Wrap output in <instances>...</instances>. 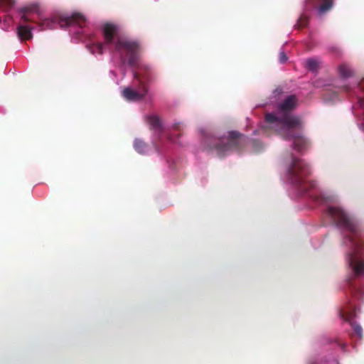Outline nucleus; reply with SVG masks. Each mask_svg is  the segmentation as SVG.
Wrapping results in <instances>:
<instances>
[{
  "label": "nucleus",
  "instance_id": "1",
  "mask_svg": "<svg viewBox=\"0 0 364 364\" xmlns=\"http://www.w3.org/2000/svg\"><path fill=\"white\" fill-rule=\"evenodd\" d=\"M315 200L326 203L328 215L348 234L344 237V243L348 247L347 262L355 276L364 277V242L360 239L358 224L337 205L333 196L321 193L319 196H315Z\"/></svg>",
  "mask_w": 364,
  "mask_h": 364
},
{
  "label": "nucleus",
  "instance_id": "2",
  "mask_svg": "<svg viewBox=\"0 0 364 364\" xmlns=\"http://www.w3.org/2000/svg\"><path fill=\"white\" fill-rule=\"evenodd\" d=\"M296 104L295 96L287 97L278 106L276 113L266 114L264 124L266 128L273 129L286 139L292 140L294 149L300 151L306 146L308 141L298 132L301 127L300 119L291 114Z\"/></svg>",
  "mask_w": 364,
  "mask_h": 364
},
{
  "label": "nucleus",
  "instance_id": "3",
  "mask_svg": "<svg viewBox=\"0 0 364 364\" xmlns=\"http://www.w3.org/2000/svg\"><path fill=\"white\" fill-rule=\"evenodd\" d=\"M102 31L105 43L112 51V60L124 75L127 66H133L138 62L139 46L122 34L116 25L105 23Z\"/></svg>",
  "mask_w": 364,
  "mask_h": 364
},
{
  "label": "nucleus",
  "instance_id": "4",
  "mask_svg": "<svg viewBox=\"0 0 364 364\" xmlns=\"http://www.w3.org/2000/svg\"><path fill=\"white\" fill-rule=\"evenodd\" d=\"M59 25L60 27H70V32H73L80 41L86 42V46L95 55L102 54L105 47L97 42L90 28L87 26V21L84 16L79 13H74L70 16L63 17L53 16L46 18L41 24V29H53Z\"/></svg>",
  "mask_w": 364,
  "mask_h": 364
},
{
  "label": "nucleus",
  "instance_id": "5",
  "mask_svg": "<svg viewBox=\"0 0 364 364\" xmlns=\"http://www.w3.org/2000/svg\"><path fill=\"white\" fill-rule=\"evenodd\" d=\"M310 173V168L304 161L291 156L287 170V181L294 186L300 195L306 191V177Z\"/></svg>",
  "mask_w": 364,
  "mask_h": 364
},
{
  "label": "nucleus",
  "instance_id": "6",
  "mask_svg": "<svg viewBox=\"0 0 364 364\" xmlns=\"http://www.w3.org/2000/svg\"><path fill=\"white\" fill-rule=\"evenodd\" d=\"M244 139L245 136L236 132H230L227 136L217 139H215L214 141H217L220 144L215 146L217 155L219 157L224 156L230 149L236 148Z\"/></svg>",
  "mask_w": 364,
  "mask_h": 364
},
{
  "label": "nucleus",
  "instance_id": "7",
  "mask_svg": "<svg viewBox=\"0 0 364 364\" xmlns=\"http://www.w3.org/2000/svg\"><path fill=\"white\" fill-rule=\"evenodd\" d=\"M134 78L139 85V90L127 87L122 92L124 98L129 102H135L141 100L147 92V76L139 73H134Z\"/></svg>",
  "mask_w": 364,
  "mask_h": 364
},
{
  "label": "nucleus",
  "instance_id": "8",
  "mask_svg": "<svg viewBox=\"0 0 364 364\" xmlns=\"http://www.w3.org/2000/svg\"><path fill=\"white\" fill-rule=\"evenodd\" d=\"M358 103L353 106V114L358 118L359 127L364 132V80L357 85Z\"/></svg>",
  "mask_w": 364,
  "mask_h": 364
},
{
  "label": "nucleus",
  "instance_id": "9",
  "mask_svg": "<svg viewBox=\"0 0 364 364\" xmlns=\"http://www.w3.org/2000/svg\"><path fill=\"white\" fill-rule=\"evenodd\" d=\"M340 316L344 321L350 322L354 333L358 336V338H362V327L359 324L351 322L353 318L356 316V309L355 306L353 304H348L341 311Z\"/></svg>",
  "mask_w": 364,
  "mask_h": 364
},
{
  "label": "nucleus",
  "instance_id": "10",
  "mask_svg": "<svg viewBox=\"0 0 364 364\" xmlns=\"http://www.w3.org/2000/svg\"><path fill=\"white\" fill-rule=\"evenodd\" d=\"M38 11L39 9L36 6L26 7L21 10V18L24 21H35L33 15L36 13L38 14Z\"/></svg>",
  "mask_w": 364,
  "mask_h": 364
},
{
  "label": "nucleus",
  "instance_id": "11",
  "mask_svg": "<svg viewBox=\"0 0 364 364\" xmlns=\"http://www.w3.org/2000/svg\"><path fill=\"white\" fill-rule=\"evenodd\" d=\"M146 120L149 124L151 129L154 132H159L161 129L162 124L159 117L154 114L147 115Z\"/></svg>",
  "mask_w": 364,
  "mask_h": 364
},
{
  "label": "nucleus",
  "instance_id": "12",
  "mask_svg": "<svg viewBox=\"0 0 364 364\" xmlns=\"http://www.w3.org/2000/svg\"><path fill=\"white\" fill-rule=\"evenodd\" d=\"M311 1L321 3V5L318 9V13L320 16L323 15L333 6V0H308L307 4H311Z\"/></svg>",
  "mask_w": 364,
  "mask_h": 364
},
{
  "label": "nucleus",
  "instance_id": "13",
  "mask_svg": "<svg viewBox=\"0 0 364 364\" xmlns=\"http://www.w3.org/2000/svg\"><path fill=\"white\" fill-rule=\"evenodd\" d=\"M17 34L21 40H28L32 37L31 28L20 25L17 28Z\"/></svg>",
  "mask_w": 364,
  "mask_h": 364
},
{
  "label": "nucleus",
  "instance_id": "14",
  "mask_svg": "<svg viewBox=\"0 0 364 364\" xmlns=\"http://www.w3.org/2000/svg\"><path fill=\"white\" fill-rule=\"evenodd\" d=\"M338 71L341 76L343 78H347L350 77L353 73V70L350 68V67L346 64L341 65L338 67Z\"/></svg>",
  "mask_w": 364,
  "mask_h": 364
},
{
  "label": "nucleus",
  "instance_id": "15",
  "mask_svg": "<svg viewBox=\"0 0 364 364\" xmlns=\"http://www.w3.org/2000/svg\"><path fill=\"white\" fill-rule=\"evenodd\" d=\"M134 147L139 154H144L146 150V144L140 139H136L134 141Z\"/></svg>",
  "mask_w": 364,
  "mask_h": 364
},
{
  "label": "nucleus",
  "instance_id": "16",
  "mask_svg": "<svg viewBox=\"0 0 364 364\" xmlns=\"http://www.w3.org/2000/svg\"><path fill=\"white\" fill-rule=\"evenodd\" d=\"M306 67L311 71L314 72L318 67V62L316 59H308L306 60Z\"/></svg>",
  "mask_w": 364,
  "mask_h": 364
},
{
  "label": "nucleus",
  "instance_id": "17",
  "mask_svg": "<svg viewBox=\"0 0 364 364\" xmlns=\"http://www.w3.org/2000/svg\"><path fill=\"white\" fill-rule=\"evenodd\" d=\"M14 0H0V6L9 8L14 4Z\"/></svg>",
  "mask_w": 364,
  "mask_h": 364
},
{
  "label": "nucleus",
  "instance_id": "18",
  "mask_svg": "<svg viewBox=\"0 0 364 364\" xmlns=\"http://www.w3.org/2000/svg\"><path fill=\"white\" fill-rule=\"evenodd\" d=\"M298 24H299V26H306V16L304 15L302 16L299 21H298Z\"/></svg>",
  "mask_w": 364,
  "mask_h": 364
},
{
  "label": "nucleus",
  "instance_id": "19",
  "mask_svg": "<svg viewBox=\"0 0 364 364\" xmlns=\"http://www.w3.org/2000/svg\"><path fill=\"white\" fill-rule=\"evenodd\" d=\"M287 60V57L284 51H281L279 53V62L284 63Z\"/></svg>",
  "mask_w": 364,
  "mask_h": 364
},
{
  "label": "nucleus",
  "instance_id": "20",
  "mask_svg": "<svg viewBox=\"0 0 364 364\" xmlns=\"http://www.w3.org/2000/svg\"><path fill=\"white\" fill-rule=\"evenodd\" d=\"M281 93V90H279V89H277L274 92V95L276 96L277 94H279Z\"/></svg>",
  "mask_w": 364,
  "mask_h": 364
},
{
  "label": "nucleus",
  "instance_id": "21",
  "mask_svg": "<svg viewBox=\"0 0 364 364\" xmlns=\"http://www.w3.org/2000/svg\"><path fill=\"white\" fill-rule=\"evenodd\" d=\"M309 183H310L309 186H310L311 188H314V186H315L314 183L313 182H309Z\"/></svg>",
  "mask_w": 364,
  "mask_h": 364
},
{
  "label": "nucleus",
  "instance_id": "22",
  "mask_svg": "<svg viewBox=\"0 0 364 364\" xmlns=\"http://www.w3.org/2000/svg\"><path fill=\"white\" fill-rule=\"evenodd\" d=\"M111 74L114 75V73L113 71H111Z\"/></svg>",
  "mask_w": 364,
  "mask_h": 364
}]
</instances>
